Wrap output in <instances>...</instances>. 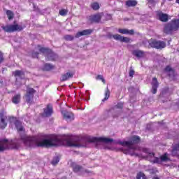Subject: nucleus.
<instances>
[{"instance_id": "f257e3e1", "label": "nucleus", "mask_w": 179, "mask_h": 179, "mask_svg": "<svg viewBox=\"0 0 179 179\" xmlns=\"http://www.w3.org/2000/svg\"><path fill=\"white\" fill-rule=\"evenodd\" d=\"M20 139L27 148H51L64 145V141L57 138L44 137L41 138L37 136H22Z\"/></svg>"}, {"instance_id": "f03ea898", "label": "nucleus", "mask_w": 179, "mask_h": 179, "mask_svg": "<svg viewBox=\"0 0 179 179\" xmlns=\"http://www.w3.org/2000/svg\"><path fill=\"white\" fill-rule=\"evenodd\" d=\"M84 141L87 143H113L114 140L110 138L106 137H92L90 136L80 137L78 136H71L70 138H65L64 142L66 146L70 148H80L82 145L80 142Z\"/></svg>"}, {"instance_id": "7ed1b4c3", "label": "nucleus", "mask_w": 179, "mask_h": 179, "mask_svg": "<svg viewBox=\"0 0 179 179\" xmlns=\"http://www.w3.org/2000/svg\"><path fill=\"white\" fill-rule=\"evenodd\" d=\"M139 142H141V137H139V136H134L129 141H118L117 143L122 146H127V149L123 150V153H124V155H130V156H136V157H139L141 154L136 152L138 147L134 145L139 143Z\"/></svg>"}, {"instance_id": "20e7f679", "label": "nucleus", "mask_w": 179, "mask_h": 179, "mask_svg": "<svg viewBox=\"0 0 179 179\" xmlns=\"http://www.w3.org/2000/svg\"><path fill=\"white\" fill-rule=\"evenodd\" d=\"M179 29V20H172L166 23L164 27V33L165 34H173V31H177Z\"/></svg>"}, {"instance_id": "39448f33", "label": "nucleus", "mask_w": 179, "mask_h": 179, "mask_svg": "<svg viewBox=\"0 0 179 179\" xmlns=\"http://www.w3.org/2000/svg\"><path fill=\"white\" fill-rule=\"evenodd\" d=\"M8 149H19V145L9 143V140L7 138H0V152L8 150Z\"/></svg>"}, {"instance_id": "423d86ee", "label": "nucleus", "mask_w": 179, "mask_h": 179, "mask_svg": "<svg viewBox=\"0 0 179 179\" xmlns=\"http://www.w3.org/2000/svg\"><path fill=\"white\" fill-rule=\"evenodd\" d=\"M122 108H124V103L119 102L113 108L109 109L108 114V115H112L113 118H118L121 113H122Z\"/></svg>"}, {"instance_id": "0eeeda50", "label": "nucleus", "mask_w": 179, "mask_h": 179, "mask_svg": "<svg viewBox=\"0 0 179 179\" xmlns=\"http://www.w3.org/2000/svg\"><path fill=\"white\" fill-rule=\"evenodd\" d=\"M39 51L45 55L46 61H55L58 58V55L54 53L51 49L40 48Z\"/></svg>"}, {"instance_id": "6e6552de", "label": "nucleus", "mask_w": 179, "mask_h": 179, "mask_svg": "<svg viewBox=\"0 0 179 179\" xmlns=\"http://www.w3.org/2000/svg\"><path fill=\"white\" fill-rule=\"evenodd\" d=\"M26 27L25 26L20 25L17 24H10V25H6V26H1V29L6 32V33H13L14 31H22L23 29Z\"/></svg>"}, {"instance_id": "1a4fd4ad", "label": "nucleus", "mask_w": 179, "mask_h": 179, "mask_svg": "<svg viewBox=\"0 0 179 179\" xmlns=\"http://www.w3.org/2000/svg\"><path fill=\"white\" fill-rule=\"evenodd\" d=\"M144 153H146L148 159H149L151 163L154 164H162V161L160 158L155 157L154 152H150L149 148H144L143 150Z\"/></svg>"}, {"instance_id": "9d476101", "label": "nucleus", "mask_w": 179, "mask_h": 179, "mask_svg": "<svg viewBox=\"0 0 179 179\" xmlns=\"http://www.w3.org/2000/svg\"><path fill=\"white\" fill-rule=\"evenodd\" d=\"M8 121L10 124L13 123L17 131L18 132H23L24 131V128H23V126L22 125V122L20 120H17V118L15 117H10L8 118Z\"/></svg>"}, {"instance_id": "9b49d317", "label": "nucleus", "mask_w": 179, "mask_h": 179, "mask_svg": "<svg viewBox=\"0 0 179 179\" xmlns=\"http://www.w3.org/2000/svg\"><path fill=\"white\" fill-rule=\"evenodd\" d=\"M108 38H114V40H117V41H120V43H129L131 41V38L125 36H122L120 34L113 35L111 34H108Z\"/></svg>"}, {"instance_id": "f8f14e48", "label": "nucleus", "mask_w": 179, "mask_h": 179, "mask_svg": "<svg viewBox=\"0 0 179 179\" xmlns=\"http://www.w3.org/2000/svg\"><path fill=\"white\" fill-rule=\"evenodd\" d=\"M73 171L76 173V174H78V176H83V174H90V173H92L89 170L85 169L80 165H73Z\"/></svg>"}, {"instance_id": "ddd939ff", "label": "nucleus", "mask_w": 179, "mask_h": 179, "mask_svg": "<svg viewBox=\"0 0 179 179\" xmlns=\"http://www.w3.org/2000/svg\"><path fill=\"white\" fill-rule=\"evenodd\" d=\"M149 45L152 48H156L157 50H163L166 48V43L162 41L154 40L149 43Z\"/></svg>"}, {"instance_id": "4468645a", "label": "nucleus", "mask_w": 179, "mask_h": 179, "mask_svg": "<svg viewBox=\"0 0 179 179\" xmlns=\"http://www.w3.org/2000/svg\"><path fill=\"white\" fill-rule=\"evenodd\" d=\"M34 93H36V90L34 88H29L27 90L26 101L27 104H31L33 99L34 98Z\"/></svg>"}, {"instance_id": "2eb2a0df", "label": "nucleus", "mask_w": 179, "mask_h": 179, "mask_svg": "<svg viewBox=\"0 0 179 179\" xmlns=\"http://www.w3.org/2000/svg\"><path fill=\"white\" fill-rule=\"evenodd\" d=\"M8 127V117L3 112L0 113V129H5Z\"/></svg>"}, {"instance_id": "dca6fc26", "label": "nucleus", "mask_w": 179, "mask_h": 179, "mask_svg": "<svg viewBox=\"0 0 179 179\" xmlns=\"http://www.w3.org/2000/svg\"><path fill=\"white\" fill-rule=\"evenodd\" d=\"M53 113L54 110L51 103H48L46 108H43V115H45V117H51Z\"/></svg>"}, {"instance_id": "f3484780", "label": "nucleus", "mask_w": 179, "mask_h": 179, "mask_svg": "<svg viewBox=\"0 0 179 179\" xmlns=\"http://www.w3.org/2000/svg\"><path fill=\"white\" fill-rule=\"evenodd\" d=\"M151 85H152V90H151L152 94H156V93H157V88L159 87V81H157V78H153Z\"/></svg>"}, {"instance_id": "a211bd4d", "label": "nucleus", "mask_w": 179, "mask_h": 179, "mask_svg": "<svg viewBox=\"0 0 179 179\" xmlns=\"http://www.w3.org/2000/svg\"><path fill=\"white\" fill-rule=\"evenodd\" d=\"M88 20L91 23H99L101 20V15L100 14L92 15L89 17Z\"/></svg>"}, {"instance_id": "6ab92c4d", "label": "nucleus", "mask_w": 179, "mask_h": 179, "mask_svg": "<svg viewBox=\"0 0 179 179\" xmlns=\"http://www.w3.org/2000/svg\"><path fill=\"white\" fill-rule=\"evenodd\" d=\"M131 54L134 55V57L138 58V59L145 57V52L139 49L133 50L131 51Z\"/></svg>"}, {"instance_id": "aec40b11", "label": "nucleus", "mask_w": 179, "mask_h": 179, "mask_svg": "<svg viewBox=\"0 0 179 179\" xmlns=\"http://www.w3.org/2000/svg\"><path fill=\"white\" fill-rule=\"evenodd\" d=\"M91 33H93V30L92 29H85L81 31H78L76 34V38H79L81 36H89Z\"/></svg>"}, {"instance_id": "412c9836", "label": "nucleus", "mask_w": 179, "mask_h": 179, "mask_svg": "<svg viewBox=\"0 0 179 179\" xmlns=\"http://www.w3.org/2000/svg\"><path fill=\"white\" fill-rule=\"evenodd\" d=\"M169 96H170V92H169V88H165V89L162 90V91L160 94V97L166 98L165 100H163L164 103L167 101L168 100H170Z\"/></svg>"}, {"instance_id": "4be33fe9", "label": "nucleus", "mask_w": 179, "mask_h": 179, "mask_svg": "<svg viewBox=\"0 0 179 179\" xmlns=\"http://www.w3.org/2000/svg\"><path fill=\"white\" fill-rule=\"evenodd\" d=\"M62 115L64 118H65L67 121H73L75 117H73V113L68 111L62 112Z\"/></svg>"}, {"instance_id": "5701e85b", "label": "nucleus", "mask_w": 179, "mask_h": 179, "mask_svg": "<svg viewBox=\"0 0 179 179\" xmlns=\"http://www.w3.org/2000/svg\"><path fill=\"white\" fill-rule=\"evenodd\" d=\"M164 72L166 73V75L169 76V78H174L175 71L171 66H166L164 69Z\"/></svg>"}, {"instance_id": "b1692460", "label": "nucleus", "mask_w": 179, "mask_h": 179, "mask_svg": "<svg viewBox=\"0 0 179 179\" xmlns=\"http://www.w3.org/2000/svg\"><path fill=\"white\" fill-rule=\"evenodd\" d=\"M118 33L121 34H129L130 36H134L135 31L134 29H119L117 30Z\"/></svg>"}, {"instance_id": "393cba45", "label": "nucleus", "mask_w": 179, "mask_h": 179, "mask_svg": "<svg viewBox=\"0 0 179 179\" xmlns=\"http://www.w3.org/2000/svg\"><path fill=\"white\" fill-rule=\"evenodd\" d=\"M157 16L160 22H169V15L167 14L159 13L157 14Z\"/></svg>"}, {"instance_id": "a878e982", "label": "nucleus", "mask_w": 179, "mask_h": 179, "mask_svg": "<svg viewBox=\"0 0 179 179\" xmlns=\"http://www.w3.org/2000/svg\"><path fill=\"white\" fill-rule=\"evenodd\" d=\"M13 75H14L15 78L18 77L20 79H24V71H23L16 70L13 72Z\"/></svg>"}, {"instance_id": "bb28decb", "label": "nucleus", "mask_w": 179, "mask_h": 179, "mask_svg": "<svg viewBox=\"0 0 179 179\" xmlns=\"http://www.w3.org/2000/svg\"><path fill=\"white\" fill-rule=\"evenodd\" d=\"M73 76V74H72V73L67 72V73L62 75L60 80L62 82H65V80H69V78H72Z\"/></svg>"}, {"instance_id": "cd10ccee", "label": "nucleus", "mask_w": 179, "mask_h": 179, "mask_svg": "<svg viewBox=\"0 0 179 179\" xmlns=\"http://www.w3.org/2000/svg\"><path fill=\"white\" fill-rule=\"evenodd\" d=\"M136 5H138V1L136 0H128L126 1V6L129 8L136 6Z\"/></svg>"}, {"instance_id": "c85d7f7f", "label": "nucleus", "mask_w": 179, "mask_h": 179, "mask_svg": "<svg viewBox=\"0 0 179 179\" xmlns=\"http://www.w3.org/2000/svg\"><path fill=\"white\" fill-rule=\"evenodd\" d=\"M20 99H21L20 94H17L14 96H13L12 101L14 104H19L20 103Z\"/></svg>"}, {"instance_id": "c756f323", "label": "nucleus", "mask_w": 179, "mask_h": 179, "mask_svg": "<svg viewBox=\"0 0 179 179\" xmlns=\"http://www.w3.org/2000/svg\"><path fill=\"white\" fill-rule=\"evenodd\" d=\"M42 69L43 71H51L52 69H54V66L51 64L46 63L43 65L42 67Z\"/></svg>"}, {"instance_id": "7c9ffc66", "label": "nucleus", "mask_w": 179, "mask_h": 179, "mask_svg": "<svg viewBox=\"0 0 179 179\" xmlns=\"http://www.w3.org/2000/svg\"><path fill=\"white\" fill-rule=\"evenodd\" d=\"M178 152L179 151L173 146V148L171 150V156H173V157H176L177 159H179Z\"/></svg>"}, {"instance_id": "2f4dec72", "label": "nucleus", "mask_w": 179, "mask_h": 179, "mask_svg": "<svg viewBox=\"0 0 179 179\" xmlns=\"http://www.w3.org/2000/svg\"><path fill=\"white\" fill-rule=\"evenodd\" d=\"M110 90H108V87H107L105 90V99H102L103 103H104V101H106V100H108V99H110Z\"/></svg>"}, {"instance_id": "473e14b6", "label": "nucleus", "mask_w": 179, "mask_h": 179, "mask_svg": "<svg viewBox=\"0 0 179 179\" xmlns=\"http://www.w3.org/2000/svg\"><path fill=\"white\" fill-rule=\"evenodd\" d=\"M161 163H163V162H169V154L164 153L163 155H162L160 157Z\"/></svg>"}, {"instance_id": "72a5a7b5", "label": "nucleus", "mask_w": 179, "mask_h": 179, "mask_svg": "<svg viewBox=\"0 0 179 179\" xmlns=\"http://www.w3.org/2000/svg\"><path fill=\"white\" fill-rule=\"evenodd\" d=\"M91 8L93 10H99L100 9V5L97 2L91 3Z\"/></svg>"}, {"instance_id": "f704fd0d", "label": "nucleus", "mask_w": 179, "mask_h": 179, "mask_svg": "<svg viewBox=\"0 0 179 179\" xmlns=\"http://www.w3.org/2000/svg\"><path fill=\"white\" fill-rule=\"evenodd\" d=\"M6 15L9 20H12V19H13V16H15L13 12H12L10 10H6Z\"/></svg>"}, {"instance_id": "c9c22d12", "label": "nucleus", "mask_w": 179, "mask_h": 179, "mask_svg": "<svg viewBox=\"0 0 179 179\" xmlns=\"http://www.w3.org/2000/svg\"><path fill=\"white\" fill-rule=\"evenodd\" d=\"M58 163H59V157L57 156L53 157V159L51 162V164L53 166H55V164H58Z\"/></svg>"}, {"instance_id": "e433bc0d", "label": "nucleus", "mask_w": 179, "mask_h": 179, "mask_svg": "<svg viewBox=\"0 0 179 179\" xmlns=\"http://www.w3.org/2000/svg\"><path fill=\"white\" fill-rule=\"evenodd\" d=\"M64 40L66 41H72L75 38V37L72 35H65L64 37Z\"/></svg>"}, {"instance_id": "4c0bfd02", "label": "nucleus", "mask_w": 179, "mask_h": 179, "mask_svg": "<svg viewBox=\"0 0 179 179\" xmlns=\"http://www.w3.org/2000/svg\"><path fill=\"white\" fill-rule=\"evenodd\" d=\"M136 179H148V178H146V176L144 175L143 173L139 172L138 173H137Z\"/></svg>"}, {"instance_id": "58836bf2", "label": "nucleus", "mask_w": 179, "mask_h": 179, "mask_svg": "<svg viewBox=\"0 0 179 179\" xmlns=\"http://www.w3.org/2000/svg\"><path fill=\"white\" fill-rule=\"evenodd\" d=\"M134 75H135V71L134 70V68L132 66H130L129 76V78H134Z\"/></svg>"}, {"instance_id": "ea45409f", "label": "nucleus", "mask_w": 179, "mask_h": 179, "mask_svg": "<svg viewBox=\"0 0 179 179\" xmlns=\"http://www.w3.org/2000/svg\"><path fill=\"white\" fill-rule=\"evenodd\" d=\"M59 13L61 16H66V15H68V10L62 9L59 10Z\"/></svg>"}, {"instance_id": "a19ab883", "label": "nucleus", "mask_w": 179, "mask_h": 179, "mask_svg": "<svg viewBox=\"0 0 179 179\" xmlns=\"http://www.w3.org/2000/svg\"><path fill=\"white\" fill-rule=\"evenodd\" d=\"M148 3H150V5H152V6H155V5H156V3H157V0H147Z\"/></svg>"}, {"instance_id": "79ce46f5", "label": "nucleus", "mask_w": 179, "mask_h": 179, "mask_svg": "<svg viewBox=\"0 0 179 179\" xmlns=\"http://www.w3.org/2000/svg\"><path fill=\"white\" fill-rule=\"evenodd\" d=\"M96 80H101L103 83H105V82H106V80H104V78L103 77L102 75H98L96 76Z\"/></svg>"}, {"instance_id": "37998d69", "label": "nucleus", "mask_w": 179, "mask_h": 179, "mask_svg": "<svg viewBox=\"0 0 179 179\" xmlns=\"http://www.w3.org/2000/svg\"><path fill=\"white\" fill-rule=\"evenodd\" d=\"M31 55L33 58H38V52L33 51Z\"/></svg>"}, {"instance_id": "c03bdc74", "label": "nucleus", "mask_w": 179, "mask_h": 179, "mask_svg": "<svg viewBox=\"0 0 179 179\" xmlns=\"http://www.w3.org/2000/svg\"><path fill=\"white\" fill-rule=\"evenodd\" d=\"M3 62V53L0 52V64H2Z\"/></svg>"}, {"instance_id": "a18cd8bd", "label": "nucleus", "mask_w": 179, "mask_h": 179, "mask_svg": "<svg viewBox=\"0 0 179 179\" xmlns=\"http://www.w3.org/2000/svg\"><path fill=\"white\" fill-rule=\"evenodd\" d=\"M173 148H175V149H176L177 150L179 151V143H176L173 145Z\"/></svg>"}, {"instance_id": "49530a36", "label": "nucleus", "mask_w": 179, "mask_h": 179, "mask_svg": "<svg viewBox=\"0 0 179 179\" xmlns=\"http://www.w3.org/2000/svg\"><path fill=\"white\" fill-rule=\"evenodd\" d=\"M106 20H111V15L110 14L106 15Z\"/></svg>"}, {"instance_id": "de8ad7c7", "label": "nucleus", "mask_w": 179, "mask_h": 179, "mask_svg": "<svg viewBox=\"0 0 179 179\" xmlns=\"http://www.w3.org/2000/svg\"><path fill=\"white\" fill-rule=\"evenodd\" d=\"M131 90H134V87H130L129 88V92H131Z\"/></svg>"}, {"instance_id": "09e8293b", "label": "nucleus", "mask_w": 179, "mask_h": 179, "mask_svg": "<svg viewBox=\"0 0 179 179\" xmlns=\"http://www.w3.org/2000/svg\"><path fill=\"white\" fill-rule=\"evenodd\" d=\"M152 179H160L159 177H153Z\"/></svg>"}, {"instance_id": "8fccbe9b", "label": "nucleus", "mask_w": 179, "mask_h": 179, "mask_svg": "<svg viewBox=\"0 0 179 179\" xmlns=\"http://www.w3.org/2000/svg\"><path fill=\"white\" fill-rule=\"evenodd\" d=\"M176 3L179 4V0H176Z\"/></svg>"}, {"instance_id": "3c124183", "label": "nucleus", "mask_w": 179, "mask_h": 179, "mask_svg": "<svg viewBox=\"0 0 179 179\" xmlns=\"http://www.w3.org/2000/svg\"><path fill=\"white\" fill-rule=\"evenodd\" d=\"M85 100H86V101H87V99H85Z\"/></svg>"}, {"instance_id": "603ef678", "label": "nucleus", "mask_w": 179, "mask_h": 179, "mask_svg": "<svg viewBox=\"0 0 179 179\" xmlns=\"http://www.w3.org/2000/svg\"><path fill=\"white\" fill-rule=\"evenodd\" d=\"M169 1H173V0H169Z\"/></svg>"}]
</instances>
